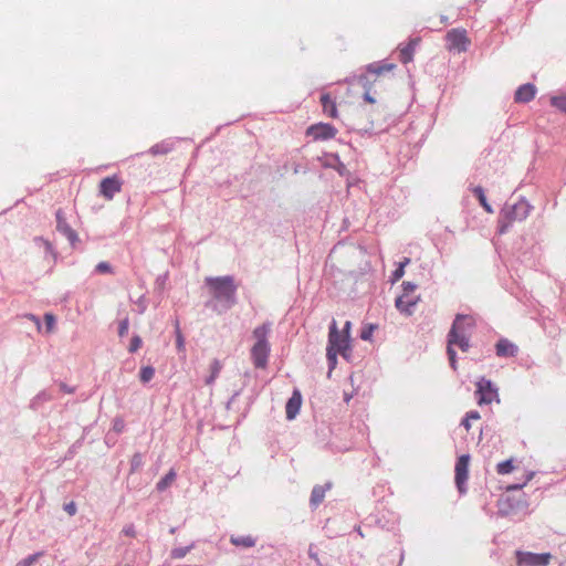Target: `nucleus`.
Masks as SVG:
<instances>
[{"label": "nucleus", "mask_w": 566, "mask_h": 566, "mask_svg": "<svg viewBox=\"0 0 566 566\" xmlns=\"http://www.w3.org/2000/svg\"><path fill=\"white\" fill-rule=\"evenodd\" d=\"M470 421H471V420H469L468 418H464V419L462 420V424H463V427L465 428V430H467V431H470V429H471V423H470Z\"/></svg>", "instance_id": "obj_44"}, {"label": "nucleus", "mask_w": 566, "mask_h": 566, "mask_svg": "<svg viewBox=\"0 0 566 566\" xmlns=\"http://www.w3.org/2000/svg\"><path fill=\"white\" fill-rule=\"evenodd\" d=\"M402 290H403V293H408L410 295H413V292L416 290V285L411 282H403L402 283Z\"/></svg>", "instance_id": "obj_36"}, {"label": "nucleus", "mask_w": 566, "mask_h": 566, "mask_svg": "<svg viewBox=\"0 0 566 566\" xmlns=\"http://www.w3.org/2000/svg\"><path fill=\"white\" fill-rule=\"evenodd\" d=\"M349 348V335L338 332L335 321L329 327L328 346H327V360L331 368H334L337 363V354L346 356V350Z\"/></svg>", "instance_id": "obj_6"}, {"label": "nucleus", "mask_w": 566, "mask_h": 566, "mask_svg": "<svg viewBox=\"0 0 566 566\" xmlns=\"http://www.w3.org/2000/svg\"><path fill=\"white\" fill-rule=\"evenodd\" d=\"M222 365L218 359H214L210 364V376L206 379V385H212L213 381L218 378L221 371Z\"/></svg>", "instance_id": "obj_22"}, {"label": "nucleus", "mask_w": 566, "mask_h": 566, "mask_svg": "<svg viewBox=\"0 0 566 566\" xmlns=\"http://www.w3.org/2000/svg\"><path fill=\"white\" fill-rule=\"evenodd\" d=\"M405 274V269L402 266H398L395 272L392 273V280L398 281L400 280Z\"/></svg>", "instance_id": "obj_38"}, {"label": "nucleus", "mask_w": 566, "mask_h": 566, "mask_svg": "<svg viewBox=\"0 0 566 566\" xmlns=\"http://www.w3.org/2000/svg\"><path fill=\"white\" fill-rule=\"evenodd\" d=\"M331 488V484L326 485H315L312 490L311 494V504L313 506H317L321 504L325 497L326 491Z\"/></svg>", "instance_id": "obj_20"}, {"label": "nucleus", "mask_w": 566, "mask_h": 566, "mask_svg": "<svg viewBox=\"0 0 566 566\" xmlns=\"http://www.w3.org/2000/svg\"><path fill=\"white\" fill-rule=\"evenodd\" d=\"M64 510L65 512L70 515V516H73L76 514V505L74 502H70L67 504L64 505Z\"/></svg>", "instance_id": "obj_37"}, {"label": "nucleus", "mask_w": 566, "mask_h": 566, "mask_svg": "<svg viewBox=\"0 0 566 566\" xmlns=\"http://www.w3.org/2000/svg\"><path fill=\"white\" fill-rule=\"evenodd\" d=\"M176 479V472L171 469L156 485L158 491H164L170 486Z\"/></svg>", "instance_id": "obj_23"}, {"label": "nucleus", "mask_w": 566, "mask_h": 566, "mask_svg": "<svg viewBox=\"0 0 566 566\" xmlns=\"http://www.w3.org/2000/svg\"><path fill=\"white\" fill-rule=\"evenodd\" d=\"M154 375L155 369L150 366H146L140 369L139 377L143 382H148L153 379Z\"/></svg>", "instance_id": "obj_26"}, {"label": "nucleus", "mask_w": 566, "mask_h": 566, "mask_svg": "<svg viewBox=\"0 0 566 566\" xmlns=\"http://www.w3.org/2000/svg\"><path fill=\"white\" fill-rule=\"evenodd\" d=\"M420 43V38L410 39L409 42L405 46H400L399 50V60L407 64L412 61L413 54L417 45Z\"/></svg>", "instance_id": "obj_17"}, {"label": "nucleus", "mask_w": 566, "mask_h": 566, "mask_svg": "<svg viewBox=\"0 0 566 566\" xmlns=\"http://www.w3.org/2000/svg\"><path fill=\"white\" fill-rule=\"evenodd\" d=\"M123 532L127 535V536H130V537H134L135 536V530L133 526H129V527H126L123 530Z\"/></svg>", "instance_id": "obj_43"}, {"label": "nucleus", "mask_w": 566, "mask_h": 566, "mask_svg": "<svg viewBox=\"0 0 566 566\" xmlns=\"http://www.w3.org/2000/svg\"><path fill=\"white\" fill-rule=\"evenodd\" d=\"M169 151V148L165 145H155L149 149V153L154 156L156 155H163L167 154Z\"/></svg>", "instance_id": "obj_32"}, {"label": "nucleus", "mask_w": 566, "mask_h": 566, "mask_svg": "<svg viewBox=\"0 0 566 566\" xmlns=\"http://www.w3.org/2000/svg\"><path fill=\"white\" fill-rule=\"evenodd\" d=\"M176 345H177V348L179 352H184L185 350V338L181 334V331L179 328V323L176 322Z\"/></svg>", "instance_id": "obj_28"}, {"label": "nucleus", "mask_w": 566, "mask_h": 566, "mask_svg": "<svg viewBox=\"0 0 566 566\" xmlns=\"http://www.w3.org/2000/svg\"><path fill=\"white\" fill-rule=\"evenodd\" d=\"M206 285L212 297L226 303L227 307L235 303L237 285L231 276L207 277Z\"/></svg>", "instance_id": "obj_4"}, {"label": "nucleus", "mask_w": 566, "mask_h": 566, "mask_svg": "<svg viewBox=\"0 0 566 566\" xmlns=\"http://www.w3.org/2000/svg\"><path fill=\"white\" fill-rule=\"evenodd\" d=\"M418 302L419 296L402 293V295L396 300V307L400 313L405 315H411Z\"/></svg>", "instance_id": "obj_15"}, {"label": "nucleus", "mask_w": 566, "mask_h": 566, "mask_svg": "<svg viewBox=\"0 0 566 566\" xmlns=\"http://www.w3.org/2000/svg\"><path fill=\"white\" fill-rule=\"evenodd\" d=\"M44 323L48 333H52L55 328V316L51 313L44 315Z\"/></svg>", "instance_id": "obj_29"}, {"label": "nucleus", "mask_w": 566, "mask_h": 566, "mask_svg": "<svg viewBox=\"0 0 566 566\" xmlns=\"http://www.w3.org/2000/svg\"><path fill=\"white\" fill-rule=\"evenodd\" d=\"M551 102L553 106L566 113V95L554 96L552 97Z\"/></svg>", "instance_id": "obj_27"}, {"label": "nucleus", "mask_w": 566, "mask_h": 566, "mask_svg": "<svg viewBox=\"0 0 566 566\" xmlns=\"http://www.w3.org/2000/svg\"><path fill=\"white\" fill-rule=\"evenodd\" d=\"M471 39L463 28H454L446 34V49L453 53H463L469 50Z\"/></svg>", "instance_id": "obj_7"}, {"label": "nucleus", "mask_w": 566, "mask_h": 566, "mask_svg": "<svg viewBox=\"0 0 566 566\" xmlns=\"http://www.w3.org/2000/svg\"><path fill=\"white\" fill-rule=\"evenodd\" d=\"M473 193L476 196V198L479 199L481 206L484 208V210L489 213H492L493 210L491 208V206L486 201V197L484 195V190L482 187L480 186H476L473 188Z\"/></svg>", "instance_id": "obj_24"}, {"label": "nucleus", "mask_w": 566, "mask_h": 566, "mask_svg": "<svg viewBox=\"0 0 566 566\" xmlns=\"http://www.w3.org/2000/svg\"><path fill=\"white\" fill-rule=\"evenodd\" d=\"M349 329H350V322H346L342 333H345L347 331V334L349 335Z\"/></svg>", "instance_id": "obj_46"}, {"label": "nucleus", "mask_w": 566, "mask_h": 566, "mask_svg": "<svg viewBox=\"0 0 566 566\" xmlns=\"http://www.w3.org/2000/svg\"><path fill=\"white\" fill-rule=\"evenodd\" d=\"M532 478H533V473L527 476L526 481L523 484L512 485V486L509 488V490H520V489H522Z\"/></svg>", "instance_id": "obj_41"}, {"label": "nucleus", "mask_w": 566, "mask_h": 566, "mask_svg": "<svg viewBox=\"0 0 566 566\" xmlns=\"http://www.w3.org/2000/svg\"><path fill=\"white\" fill-rule=\"evenodd\" d=\"M410 262V259L405 258L402 262L399 263L400 266L405 269V266Z\"/></svg>", "instance_id": "obj_47"}, {"label": "nucleus", "mask_w": 566, "mask_h": 566, "mask_svg": "<svg viewBox=\"0 0 566 566\" xmlns=\"http://www.w3.org/2000/svg\"><path fill=\"white\" fill-rule=\"evenodd\" d=\"M142 463V458L139 454H135L133 460H132V465L133 468L134 467H138L139 464Z\"/></svg>", "instance_id": "obj_42"}, {"label": "nucleus", "mask_w": 566, "mask_h": 566, "mask_svg": "<svg viewBox=\"0 0 566 566\" xmlns=\"http://www.w3.org/2000/svg\"><path fill=\"white\" fill-rule=\"evenodd\" d=\"M306 135L312 137L313 140H328L337 135V129L332 124L317 123L307 127Z\"/></svg>", "instance_id": "obj_11"}, {"label": "nucleus", "mask_w": 566, "mask_h": 566, "mask_svg": "<svg viewBox=\"0 0 566 566\" xmlns=\"http://www.w3.org/2000/svg\"><path fill=\"white\" fill-rule=\"evenodd\" d=\"M475 321L473 316L458 314L448 334L447 353L449 356L450 365L453 369L457 368L454 346L461 350L467 352L470 347L469 333L474 327Z\"/></svg>", "instance_id": "obj_2"}, {"label": "nucleus", "mask_w": 566, "mask_h": 566, "mask_svg": "<svg viewBox=\"0 0 566 566\" xmlns=\"http://www.w3.org/2000/svg\"><path fill=\"white\" fill-rule=\"evenodd\" d=\"M514 470L513 460L509 459L497 463L496 472L501 475L509 474Z\"/></svg>", "instance_id": "obj_25"}, {"label": "nucleus", "mask_w": 566, "mask_h": 566, "mask_svg": "<svg viewBox=\"0 0 566 566\" xmlns=\"http://www.w3.org/2000/svg\"><path fill=\"white\" fill-rule=\"evenodd\" d=\"M271 325L265 323L254 328L252 336L255 340L251 348V357L256 368H265L270 355V344L268 337Z\"/></svg>", "instance_id": "obj_5"}, {"label": "nucleus", "mask_w": 566, "mask_h": 566, "mask_svg": "<svg viewBox=\"0 0 566 566\" xmlns=\"http://www.w3.org/2000/svg\"><path fill=\"white\" fill-rule=\"evenodd\" d=\"M189 552V547H178L174 548L170 553L171 558L180 559L185 557Z\"/></svg>", "instance_id": "obj_30"}, {"label": "nucleus", "mask_w": 566, "mask_h": 566, "mask_svg": "<svg viewBox=\"0 0 566 566\" xmlns=\"http://www.w3.org/2000/svg\"><path fill=\"white\" fill-rule=\"evenodd\" d=\"M122 186L123 181L117 175L106 177L99 182V193L106 200H112L116 193L122 191Z\"/></svg>", "instance_id": "obj_13"}, {"label": "nucleus", "mask_w": 566, "mask_h": 566, "mask_svg": "<svg viewBox=\"0 0 566 566\" xmlns=\"http://www.w3.org/2000/svg\"><path fill=\"white\" fill-rule=\"evenodd\" d=\"M465 418H468L469 420H479L481 417L478 411H469Z\"/></svg>", "instance_id": "obj_39"}, {"label": "nucleus", "mask_w": 566, "mask_h": 566, "mask_svg": "<svg viewBox=\"0 0 566 566\" xmlns=\"http://www.w3.org/2000/svg\"><path fill=\"white\" fill-rule=\"evenodd\" d=\"M397 65L395 63H388L385 61L375 62L366 67V73L358 77L359 84L364 88V99L366 103H376L375 97L371 95L373 86L379 81L386 73L395 71Z\"/></svg>", "instance_id": "obj_3"}, {"label": "nucleus", "mask_w": 566, "mask_h": 566, "mask_svg": "<svg viewBox=\"0 0 566 566\" xmlns=\"http://www.w3.org/2000/svg\"><path fill=\"white\" fill-rule=\"evenodd\" d=\"M370 334H371V331H368V332L364 331L361 333V338L363 339H368L370 337Z\"/></svg>", "instance_id": "obj_45"}, {"label": "nucleus", "mask_w": 566, "mask_h": 566, "mask_svg": "<svg viewBox=\"0 0 566 566\" xmlns=\"http://www.w3.org/2000/svg\"><path fill=\"white\" fill-rule=\"evenodd\" d=\"M535 94L536 87L533 84H524L516 90L514 101L516 103H528L535 97Z\"/></svg>", "instance_id": "obj_18"}, {"label": "nucleus", "mask_w": 566, "mask_h": 566, "mask_svg": "<svg viewBox=\"0 0 566 566\" xmlns=\"http://www.w3.org/2000/svg\"><path fill=\"white\" fill-rule=\"evenodd\" d=\"M230 542L235 546H242L244 548H250L255 545V538L251 535H232Z\"/></svg>", "instance_id": "obj_21"}, {"label": "nucleus", "mask_w": 566, "mask_h": 566, "mask_svg": "<svg viewBox=\"0 0 566 566\" xmlns=\"http://www.w3.org/2000/svg\"><path fill=\"white\" fill-rule=\"evenodd\" d=\"M321 104H322V109H323V114L329 118H338L339 117V114H338V109H337V104H336V97L332 96V94L329 92H323L321 94Z\"/></svg>", "instance_id": "obj_14"}, {"label": "nucleus", "mask_w": 566, "mask_h": 566, "mask_svg": "<svg viewBox=\"0 0 566 566\" xmlns=\"http://www.w3.org/2000/svg\"><path fill=\"white\" fill-rule=\"evenodd\" d=\"M302 406V395L298 390H294L285 406L286 418L293 420L300 412Z\"/></svg>", "instance_id": "obj_16"}, {"label": "nucleus", "mask_w": 566, "mask_h": 566, "mask_svg": "<svg viewBox=\"0 0 566 566\" xmlns=\"http://www.w3.org/2000/svg\"><path fill=\"white\" fill-rule=\"evenodd\" d=\"M142 344H143L142 338L136 335L132 338L128 350L130 353H135L142 347Z\"/></svg>", "instance_id": "obj_31"}, {"label": "nucleus", "mask_w": 566, "mask_h": 566, "mask_svg": "<svg viewBox=\"0 0 566 566\" xmlns=\"http://www.w3.org/2000/svg\"><path fill=\"white\" fill-rule=\"evenodd\" d=\"M60 389L63 391V392H66V394H73L74 392V388L72 387H69L64 382H61L60 384Z\"/></svg>", "instance_id": "obj_40"}, {"label": "nucleus", "mask_w": 566, "mask_h": 566, "mask_svg": "<svg viewBox=\"0 0 566 566\" xmlns=\"http://www.w3.org/2000/svg\"><path fill=\"white\" fill-rule=\"evenodd\" d=\"M128 326H129V323H128V318H125L123 319L120 323H119V328H118V335L120 337L125 336L128 332Z\"/></svg>", "instance_id": "obj_35"}, {"label": "nucleus", "mask_w": 566, "mask_h": 566, "mask_svg": "<svg viewBox=\"0 0 566 566\" xmlns=\"http://www.w3.org/2000/svg\"><path fill=\"white\" fill-rule=\"evenodd\" d=\"M475 396L480 406L490 405L494 400H500L497 388L491 382V380L485 378H481L476 382Z\"/></svg>", "instance_id": "obj_9"}, {"label": "nucleus", "mask_w": 566, "mask_h": 566, "mask_svg": "<svg viewBox=\"0 0 566 566\" xmlns=\"http://www.w3.org/2000/svg\"><path fill=\"white\" fill-rule=\"evenodd\" d=\"M96 271L101 274H105V273H112L113 270H112V266L109 263L107 262H99L97 265H96Z\"/></svg>", "instance_id": "obj_33"}, {"label": "nucleus", "mask_w": 566, "mask_h": 566, "mask_svg": "<svg viewBox=\"0 0 566 566\" xmlns=\"http://www.w3.org/2000/svg\"><path fill=\"white\" fill-rule=\"evenodd\" d=\"M475 321L473 316L458 314L448 334L447 353L449 356L450 365L453 369L457 368L454 346L461 350L467 352L470 347L469 333L474 327Z\"/></svg>", "instance_id": "obj_1"}, {"label": "nucleus", "mask_w": 566, "mask_h": 566, "mask_svg": "<svg viewBox=\"0 0 566 566\" xmlns=\"http://www.w3.org/2000/svg\"><path fill=\"white\" fill-rule=\"evenodd\" d=\"M126 566H129V565H126Z\"/></svg>", "instance_id": "obj_49"}, {"label": "nucleus", "mask_w": 566, "mask_h": 566, "mask_svg": "<svg viewBox=\"0 0 566 566\" xmlns=\"http://www.w3.org/2000/svg\"><path fill=\"white\" fill-rule=\"evenodd\" d=\"M515 556L517 566H547L552 559L549 553L536 554L517 551Z\"/></svg>", "instance_id": "obj_10"}, {"label": "nucleus", "mask_w": 566, "mask_h": 566, "mask_svg": "<svg viewBox=\"0 0 566 566\" xmlns=\"http://www.w3.org/2000/svg\"><path fill=\"white\" fill-rule=\"evenodd\" d=\"M495 349H496V355L500 357H514L518 352L517 346L514 343H512L505 338L500 339L496 343Z\"/></svg>", "instance_id": "obj_19"}, {"label": "nucleus", "mask_w": 566, "mask_h": 566, "mask_svg": "<svg viewBox=\"0 0 566 566\" xmlns=\"http://www.w3.org/2000/svg\"><path fill=\"white\" fill-rule=\"evenodd\" d=\"M60 214H61V211H57L56 217H57V220H59V221H60V218H61V216H60Z\"/></svg>", "instance_id": "obj_48"}, {"label": "nucleus", "mask_w": 566, "mask_h": 566, "mask_svg": "<svg viewBox=\"0 0 566 566\" xmlns=\"http://www.w3.org/2000/svg\"><path fill=\"white\" fill-rule=\"evenodd\" d=\"M531 211L530 203L521 199L513 206H506L503 211V218L505 220V224L501 228V232H504L505 227L511 224L514 221H522L527 218Z\"/></svg>", "instance_id": "obj_8"}, {"label": "nucleus", "mask_w": 566, "mask_h": 566, "mask_svg": "<svg viewBox=\"0 0 566 566\" xmlns=\"http://www.w3.org/2000/svg\"><path fill=\"white\" fill-rule=\"evenodd\" d=\"M39 554L30 555L25 559L19 562L15 566H31L38 559Z\"/></svg>", "instance_id": "obj_34"}, {"label": "nucleus", "mask_w": 566, "mask_h": 566, "mask_svg": "<svg viewBox=\"0 0 566 566\" xmlns=\"http://www.w3.org/2000/svg\"><path fill=\"white\" fill-rule=\"evenodd\" d=\"M469 462H470V455L469 454H462L458 458L455 463V484L460 493L465 492V483L469 478Z\"/></svg>", "instance_id": "obj_12"}]
</instances>
